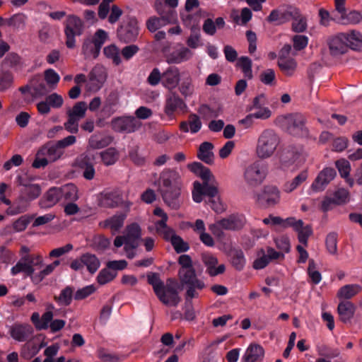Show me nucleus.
<instances>
[{"mask_svg":"<svg viewBox=\"0 0 362 362\" xmlns=\"http://www.w3.org/2000/svg\"><path fill=\"white\" fill-rule=\"evenodd\" d=\"M110 269H103L97 276L98 283L100 285L106 284L112 281L117 276V273L111 272Z\"/></svg>","mask_w":362,"mask_h":362,"instance_id":"59","label":"nucleus"},{"mask_svg":"<svg viewBox=\"0 0 362 362\" xmlns=\"http://www.w3.org/2000/svg\"><path fill=\"white\" fill-rule=\"evenodd\" d=\"M170 243L177 253L186 252L189 248L188 244L177 235L173 238Z\"/></svg>","mask_w":362,"mask_h":362,"instance_id":"64","label":"nucleus"},{"mask_svg":"<svg viewBox=\"0 0 362 362\" xmlns=\"http://www.w3.org/2000/svg\"><path fill=\"white\" fill-rule=\"evenodd\" d=\"M73 296V289L70 286H66L64 288L59 296L56 297L55 299L61 305H69L71 304Z\"/></svg>","mask_w":362,"mask_h":362,"instance_id":"56","label":"nucleus"},{"mask_svg":"<svg viewBox=\"0 0 362 362\" xmlns=\"http://www.w3.org/2000/svg\"><path fill=\"white\" fill-rule=\"evenodd\" d=\"M356 307L351 301H341L339 303L337 310L340 320L348 322L354 317Z\"/></svg>","mask_w":362,"mask_h":362,"instance_id":"33","label":"nucleus"},{"mask_svg":"<svg viewBox=\"0 0 362 362\" xmlns=\"http://www.w3.org/2000/svg\"><path fill=\"white\" fill-rule=\"evenodd\" d=\"M280 144L278 134L272 129H265L258 135L255 154L261 160L269 159L276 154Z\"/></svg>","mask_w":362,"mask_h":362,"instance_id":"4","label":"nucleus"},{"mask_svg":"<svg viewBox=\"0 0 362 362\" xmlns=\"http://www.w3.org/2000/svg\"><path fill=\"white\" fill-rule=\"evenodd\" d=\"M181 78L180 69L170 66L163 71L162 86L168 90H173L178 87Z\"/></svg>","mask_w":362,"mask_h":362,"instance_id":"18","label":"nucleus"},{"mask_svg":"<svg viewBox=\"0 0 362 362\" xmlns=\"http://www.w3.org/2000/svg\"><path fill=\"white\" fill-rule=\"evenodd\" d=\"M108 40V33L98 29L90 37H86L82 45L81 53L86 59H95L100 53L103 45Z\"/></svg>","mask_w":362,"mask_h":362,"instance_id":"5","label":"nucleus"},{"mask_svg":"<svg viewBox=\"0 0 362 362\" xmlns=\"http://www.w3.org/2000/svg\"><path fill=\"white\" fill-rule=\"evenodd\" d=\"M278 66L286 76H291L296 69L297 63L293 59L279 58Z\"/></svg>","mask_w":362,"mask_h":362,"instance_id":"48","label":"nucleus"},{"mask_svg":"<svg viewBox=\"0 0 362 362\" xmlns=\"http://www.w3.org/2000/svg\"><path fill=\"white\" fill-rule=\"evenodd\" d=\"M62 199L59 187H52L49 188L39 201L41 209H47L55 206Z\"/></svg>","mask_w":362,"mask_h":362,"instance_id":"23","label":"nucleus"},{"mask_svg":"<svg viewBox=\"0 0 362 362\" xmlns=\"http://www.w3.org/2000/svg\"><path fill=\"white\" fill-rule=\"evenodd\" d=\"M97 356L102 362H122L125 356L112 353L100 348L97 351Z\"/></svg>","mask_w":362,"mask_h":362,"instance_id":"47","label":"nucleus"},{"mask_svg":"<svg viewBox=\"0 0 362 362\" xmlns=\"http://www.w3.org/2000/svg\"><path fill=\"white\" fill-rule=\"evenodd\" d=\"M30 218L29 216L24 215L18 218L12 224L13 232L19 233L25 230L30 223Z\"/></svg>","mask_w":362,"mask_h":362,"instance_id":"63","label":"nucleus"},{"mask_svg":"<svg viewBox=\"0 0 362 362\" xmlns=\"http://www.w3.org/2000/svg\"><path fill=\"white\" fill-rule=\"evenodd\" d=\"M274 243L277 249L284 255L290 252L291 243L288 237L284 235L277 237L274 239Z\"/></svg>","mask_w":362,"mask_h":362,"instance_id":"60","label":"nucleus"},{"mask_svg":"<svg viewBox=\"0 0 362 362\" xmlns=\"http://www.w3.org/2000/svg\"><path fill=\"white\" fill-rule=\"evenodd\" d=\"M61 197L64 200L71 202H76L79 199L78 189L72 183H69L59 187Z\"/></svg>","mask_w":362,"mask_h":362,"instance_id":"40","label":"nucleus"},{"mask_svg":"<svg viewBox=\"0 0 362 362\" xmlns=\"http://www.w3.org/2000/svg\"><path fill=\"white\" fill-rule=\"evenodd\" d=\"M156 8L157 12L160 16V18L151 17L146 21V27L151 33L157 31L158 29L166 25L167 24L174 23L176 20L175 12L171 10L165 12L162 9L160 1H156Z\"/></svg>","mask_w":362,"mask_h":362,"instance_id":"9","label":"nucleus"},{"mask_svg":"<svg viewBox=\"0 0 362 362\" xmlns=\"http://www.w3.org/2000/svg\"><path fill=\"white\" fill-rule=\"evenodd\" d=\"M111 126L116 132L130 134L139 129L141 123L134 116L124 115L112 119Z\"/></svg>","mask_w":362,"mask_h":362,"instance_id":"11","label":"nucleus"},{"mask_svg":"<svg viewBox=\"0 0 362 362\" xmlns=\"http://www.w3.org/2000/svg\"><path fill=\"white\" fill-rule=\"evenodd\" d=\"M27 17L23 13H16L13 15L8 20V25L15 29H23L25 27Z\"/></svg>","mask_w":362,"mask_h":362,"instance_id":"53","label":"nucleus"},{"mask_svg":"<svg viewBox=\"0 0 362 362\" xmlns=\"http://www.w3.org/2000/svg\"><path fill=\"white\" fill-rule=\"evenodd\" d=\"M202 260L206 267V272L210 276H216L222 274L226 271L223 264H218V259L211 253H204L202 255Z\"/></svg>","mask_w":362,"mask_h":362,"instance_id":"20","label":"nucleus"},{"mask_svg":"<svg viewBox=\"0 0 362 362\" xmlns=\"http://www.w3.org/2000/svg\"><path fill=\"white\" fill-rule=\"evenodd\" d=\"M194 55L193 52L182 45L177 46L165 55L166 62L169 64H180L189 61Z\"/></svg>","mask_w":362,"mask_h":362,"instance_id":"17","label":"nucleus"},{"mask_svg":"<svg viewBox=\"0 0 362 362\" xmlns=\"http://www.w3.org/2000/svg\"><path fill=\"white\" fill-rule=\"evenodd\" d=\"M337 238L338 234L336 232H331L326 237V248L330 255L337 254Z\"/></svg>","mask_w":362,"mask_h":362,"instance_id":"55","label":"nucleus"},{"mask_svg":"<svg viewBox=\"0 0 362 362\" xmlns=\"http://www.w3.org/2000/svg\"><path fill=\"white\" fill-rule=\"evenodd\" d=\"M344 38L343 33H339L330 37L328 45L330 54L332 56L337 57L347 52L348 49Z\"/></svg>","mask_w":362,"mask_h":362,"instance_id":"24","label":"nucleus"},{"mask_svg":"<svg viewBox=\"0 0 362 362\" xmlns=\"http://www.w3.org/2000/svg\"><path fill=\"white\" fill-rule=\"evenodd\" d=\"M361 289L359 284H346L339 289L337 296L339 299L348 300L357 295Z\"/></svg>","mask_w":362,"mask_h":362,"instance_id":"39","label":"nucleus"},{"mask_svg":"<svg viewBox=\"0 0 362 362\" xmlns=\"http://www.w3.org/2000/svg\"><path fill=\"white\" fill-rule=\"evenodd\" d=\"M27 202L24 197L19 199L13 206L6 209V214L9 216H14L25 212L28 206Z\"/></svg>","mask_w":362,"mask_h":362,"instance_id":"52","label":"nucleus"},{"mask_svg":"<svg viewBox=\"0 0 362 362\" xmlns=\"http://www.w3.org/2000/svg\"><path fill=\"white\" fill-rule=\"evenodd\" d=\"M245 223L246 219L243 214H233L209 225V228L214 235L221 237L222 230H238L243 228Z\"/></svg>","mask_w":362,"mask_h":362,"instance_id":"6","label":"nucleus"},{"mask_svg":"<svg viewBox=\"0 0 362 362\" xmlns=\"http://www.w3.org/2000/svg\"><path fill=\"white\" fill-rule=\"evenodd\" d=\"M308 273L313 284H318L321 281V274L317 270L316 264L313 259L309 260Z\"/></svg>","mask_w":362,"mask_h":362,"instance_id":"62","label":"nucleus"},{"mask_svg":"<svg viewBox=\"0 0 362 362\" xmlns=\"http://www.w3.org/2000/svg\"><path fill=\"white\" fill-rule=\"evenodd\" d=\"M308 178V172L303 170L296 175L293 180L286 182L284 185L283 189L287 193H290L295 190L298 186L304 182Z\"/></svg>","mask_w":362,"mask_h":362,"instance_id":"46","label":"nucleus"},{"mask_svg":"<svg viewBox=\"0 0 362 362\" xmlns=\"http://www.w3.org/2000/svg\"><path fill=\"white\" fill-rule=\"evenodd\" d=\"M202 123L198 115L191 114L187 121H182L180 124V129L184 133L190 132L194 134L197 133L202 128Z\"/></svg>","mask_w":362,"mask_h":362,"instance_id":"32","label":"nucleus"},{"mask_svg":"<svg viewBox=\"0 0 362 362\" xmlns=\"http://www.w3.org/2000/svg\"><path fill=\"white\" fill-rule=\"evenodd\" d=\"M107 79V73L102 66H95L90 72L86 81L88 91L95 93L101 89Z\"/></svg>","mask_w":362,"mask_h":362,"instance_id":"14","label":"nucleus"},{"mask_svg":"<svg viewBox=\"0 0 362 362\" xmlns=\"http://www.w3.org/2000/svg\"><path fill=\"white\" fill-rule=\"evenodd\" d=\"M86 110V103L83 101L78 102L74 105L72 109L67 111V115L68 117L75 118L80 120L85 117Z\"/></svg>","mask_w":362,"mask_h":362,"instance_id":"50","label":"nucleus"},{"mask_svg":"<svg viewBox=\"0 0 362 362\" xmlns=\"http://www.w3.org/2000/svg\"><path fill=\"white\" fill-rule=\"evenodd\" d=\"M64 151L56 144H47L42 146L36 153L35 159L32 165L35 168L45 167L48 163L59 159Z\"/></svg>","mask_w":362,"mask_h":362,"instance_id":"7","label":"nucleus"},{"mask_svg":"<svg viewBox=\"0 0 362 362\" xmlns=\"http://www.w3.org/2000/svg\"><path fill=\"white\" fill-rule=\"evenodd\" d=\"M285 122L288 132L296 136H306L308 130L305 127V119L301 114H293L286 117Z\"/></svg>","mask_w":362,"mask_h":362,"instance_id":"15","label":"nucleus"},{"mask_svg":"<svg viewBox=\"0 0 362 362\" xmlns=\"http://www.w3.org/2000/svg\"><path fill=\"white\" fill-rule=\"evenodd\" d=\"M141 228L136 223L128 225L126 233L124 235H118L114 240V246L119 248L124 245V250L128 259H133L136 255V249L141 240Z\"/></svg>","mask_w":362,"mask_h":362,"instance_id":"3","label":"nucleus"},{"mask_svg":"<svg viewBox=\"0 0 362 362\" xmlns=\"http://www.w3.org/2000/svg\"><path fill=\"white\" fill-rule=\"evenodd\" d=\"M120 95L117 90L111 91L107 96L101 113L105 117H109L113 115L119 105Z\"/></svg>","mask_w":362,"mask_h":362,"instance_id":"25","label":"nucleus"},{"mask_svg":"<svg viewBox=\"0 0 362 362\" xmlns=\"http://www.w3.org/2000/svg\"><path fill=\"white\" fill-rule=\"evenodd\" d=\"M103 54L105 56L112 60L115 65H119L122 62L120 52L117 47L115 45H110L104 47Z\"/></svg>","mask_w":362,"mask_h":362,"instance_id":"51","label":"nucleus"},{"mask_svg":"<svg viewBox=\"0 0 362 362\" xmlns=\"http://www.w3.org/2000/svg\"><path fill=\"white\" fill-rule=\"evenodd\" d=\"M100 156L104 165L108 166L114 165L117 162L119 153L116 148L110 147L101 151Z\"/></svg>","mask_w":362,"mask_h":362,"instance_id":"49","label":"nucleus"},{"mask_svg":"<svg viewBox=\"0 0 362 362\" xmlns=\"http://www.w3.org/2000/svg\"><path fill=\"white\" fill-rule=\"evenodd\" d=\"M126 217V214H116L112 217L103 221H100L99 226L103 228H110L112 231V233H115L123 226Z\"/></svg>","mask_w":362,"mask_h":362,"instance_id":"31","label":"nucleus"},{"mask_svg":"<svg viewBox=\"0 0 362 362\" xmlns=\"http://www.w3.org/2000/svg\"><path fill=\"white\" fill-rule=\"evenodd\" d=\"M337 173L333 168H325L322 170L314 182L311 188L314 192L323 191L327 185L335 177Z\"/></svg>","mask_w":362,"mask_h":362,"instance_id":"19","label":"nucleus"},{"mask_svg":"<svg viewBox=\"0 0 362 362\" xmlns=\"http://www.w3.org/2000/svg\"><path fill=\"white\" fill-rule=\"evenodd\" d=\"M147 279L148 284L153 286L156 295L164 289L165 286L160 280L159 275L157 273H149L147 275Z\"/></svg>","mask_w":362,"mask_h":362,"instance_id":"57","label":"nucleus"},{"mask_svg":"<svg viewBox=\"0 0 362 362\" xmlns=\"http://www.w3.org/2000/svg\"><path fill=\"white\" fill-rule=\"evenodd\" d=\"M88 160V155L82 153L76 158L74 165L83 170V177L87 180H91L95 177V170L93 164Z\"/></svg>","mask_w":362,"mask_h":362,"instance_id":"27","label":"nucleus"},{"mask_svg":"<svg viewBox=\"0 0 362 362\" xmlns=\"http://www.w3.org/2000/svg\"><path fill=\"white\" fill-rule=\"evenodd\" d=\"M45 80L51 89L54 90L60 80L59 75L52 69L45 71Z\"/></svg>","mask_w":362,"mask_h":362,"instance_id":"58","label":"nucleus"},{"mask_svg":"<svg viewBox=\"0 0 362 362\" xmlns=\"http://www.w3.org/2000/svg\"><path fill=\"white\" fill-rule=\"evenodd\" d=\"M300 17L299 10L295 7L283 5L276 9L272 11L267 18L269 22H277L278 24H282L288 22L292 18Z\"/></svg>","mask_w":362,"mask_h":362,"instance_id":"13","label":"nucleus"},{"mask_svg":"<svg viewBox=\"0 0 362 362\" xmlns=\"http://www.w3.org/2000/svg\"><path fill=\"white\" fill-rule=\"evenodd\" d=\"M159 183V191L164 202L173 209H179L183 187L180 173L174 169H165L160 174Z\"/></svg>","mask_w":362,"mask_h":362,"instance_id":"1","label":"nucleus"},{"mask_svg":"<svg viewBox=\"0 0 362 362\" xmlns=\"http://www.w3.org/2000/svg\"><path fill=\"white\" fill-rule=\"evenodd\" d=\"M9 332L16 341H24L33 334V329L27 324L14 325L10 328Z\"/></svg>","mask_w":362,"mask_h":362,"instance_id":"30","label":"nucleus"},{"mask_svg":"<svg viewBox=\"0 0 362 362\" xmlns=\"http://www.w3.org/2000/svg\"><path fill=\"white\" fill-rule=\"evenodd\" d=\"M25 259L28 260V264L33 269V274L36 269H40L43 264V259L39 255H25Z\"/></svg>","mask_w":362,"mask_h":362,"instance_id":"61","label":"nucleus"},{"mask_svg":"<svg viewBox=\"0 0 362 362\" xmlns=\"http://www.w3.org/2000/svg\"><path fill=\"white\" fill-rule=\"evenodd\" d=\"M267 175L266 166L259 160L248 164L243 173L244 180L250 187H257L265 180Z\"/></svg>","mask_w":362,"mask_h":362,"instance_id":"8","label":"nucleus"},{"mask_svg":"<svg viewBox=\"0 0 362 362\" xmlns=\"http://www.w3.org/2000/svg\"><path fill=\"white\" fill-rule=\"evenodd\" d=\"M229 256L230 263L236 270L241 271L244 269L246 264V259L242 250L233 249L230 250Z\"/></svg>","mask_w":362,"mask_h":362,"instance_id":"42","label":"nucleus"},{"mask_svg":"<svg viewBox=\"0 0 362 362\" xmlns=\"http://www.w3.org/2000/svg\"><path fill=\"white\" fill-rule=\"evenodd\" d=\"M112 138L100 133L94 134L88 139V147L91 149H100L110 145Z\"/></svg>","mask_w":362,"mask_h":362,"instance_id":"36","label":"nucleus"},{"mask_svg":"<svg viewBox=\"0 0 362 362\" xmlns=\"http://www.w3.org/2000/svg\"><path fill=\"white\" fill-rule=\"evenodd\" d=\"M188 168L203 180V183L194 182L192 199L196 203L203 200V196L214 197L218 194V184L210 170L202 163L194 162L187 165Z\"/></svg>","mask_w":362,"mask_h":362,"instance_id":"2","label":"nucleus"},{"mask_svg":"<svg viewBox=\"0 0 362 362\" xmlns=\"http://www.w3.org/2000/svg\"><path fill=\"white\" fill-rule=\"evenodd\" d=\"M21 272L30 276L32 280L33 276L35 274H33V269L28 264V260L25 259V255H23L16 263V264L13 266L11 269V273L13 276H15Z\"/></svg>","mask_w":362,"mask_h":362,"instance_id":"44","label":"nucleus"},{"mask_svg":"<svg viewBox=\"0 0 362 362\" xmlns=\"http://www.w3.org/2000/svg\"><path fill=\"white\" fill-rule=\"evenodd\" d=\"M32 86H33V97L37 98L46 95L49 92L53 90L51 88L47 85V83H45L40 76L34 77L31 80Z\"/></svg>","mask_w":362,"mask_h":362,"instance_id":"37","label":"nucleus"},{"mask_svg":"<svg viewBox=\"0 0 362 362\" xmlns=\"http://www.w3.org/2000/svg\"><path fill=\"white\" fill-rule=\"evenodd\" d=\"M347 49L362 52V33L356 30L343 33Z\"/></svg>","mask_w":362,"mask_h":362,"instance_id":"29","label":"nucleus"},{"mask_svg":"<svg viewBox=\"0 0 362 362\" xmlns=\"http://www.w3.org/2000/svg\"><path fill=\"white\" fill-rule=\"evenodd\" d=\"M179 277L182 284L194 285L197 286V289H202L204 288L205 284L204 281L197 278L194 269H180L179 270Z\"/></svg>","mask_w":362,"mask_h":362,"instance_id":"26","label":"nucleus"},{"mask_svg":"<svg viewBox=\"0 0 362 362\" xmlns=\"http://www.w3.org/2000/svg\"><path fill=\"white\" fill-rule=\"evenodd\" d=\"M182 23L185 26L189 28L191 31L199 30V25L202 18L201 12L190 14L189 12L181 14Z\"/></svg>","mask_w":362,"mask_h":362,"instance_id":"41","label":"nucleus"},{"mask_svg":"<svg viewBox=\"0 0 362 362\" xmlns=\"http://www.w3.org/2000/svg\"><path fill=\"white\" fill-rule=\"evenodd\" d=\"M19 184L24 187L22 189V194L28 202L37 199L41 194L42 189L38 184L27 185L22 181H20Z\"/></svg>","mask_w":362,"mask_h":362,"instance_id":"38","label":"nucleus"},{"mask_svg":"<svg viewBox=\"0 0 362 362\" xmlns=\"http://www.w3.org/2000/svg\"><path fill=\"white\" fill-rule=\"evenodd\" d=\"M83 267H86L87 270L90 274L95 273L100 266L99 259L93 254L85 253L81 255Z\"/></svg>","mask_w":362,"mask_h":362,"instance_id":"45","label":"nucleus"},{"mask_svg":"<svg viewBox=\"0 0 362 362\" xmlns=\"http://www.w3.org/2000/svg\"><path fill=\"white\" fill-rule=\"evenodd\" d=\"M264 349L258 344L250 345L245 351L242 362H257L264 356Z\"/></svg>","mask_w":362,"mask_h":362,"instance_id":"35","label":"nucleus"},{"mask_svg":"<svg viewBox=\"0 0 362 362\" xmlns=\"http://www.w3.org/2000/svg\"><path fill=\"white\" fill-rule=\"evenodd\" d=\"M187 107L185 101L177 94L173 93L166 98L164 112L168 117L173 119L177 110H185Z\"/></svg>","mask_w":362,"mask_h":362,"instance_id":"21","label":"nucleus"},{"mask_svg":"<svg viewBox=\"0 0 362 362\" xmlns=\"http://www.w3.org/2000/svg\"><path fill=\"white\" fill-rule=\"evenodd\" d=\"M214 147L211 142L204 141L202 143L199 148L197 157L206 164H212L214 160Z\"/></svg>","mask_w":362,"mask_h":362,"instance_id":"34","label":"nucleus"},{"mask_svg":"<svg viewBox=\"0 0 362 362\" xmlns=\"http://www.w3.org/2000/svg\"><path fill=\"white\" fill-rule=\"evenodd\" d=\"M180 93L184 97L191 96L194 93V86L192 84V78L188 73L182 74V78L178 86Z\"/></svg>","mask_w":362,"mask_h":362,"instance_id":"43","label":"nucleus"},{"mask_svg":"<svg viewBox=\"0 0 362 362\" xmlns=\"http://www.w3.org/2000/svg\"><path fill=\"white\" fill-rule=\"evenodd\" d=\"M156 296L164 305L170 307H177L181 301L177 290L170 286H165Z\"/></svg>","mask_w":362,"mask_h":362,"instance_id":"22","label":"nucleus"},{"mask_svg":"<svg viewBox=\"0 0 362 362\" xmlns=\"http://www.w3.org/2000/svg\"><path fill=\"white\" fill-rule=\"evenodd\" d=\"M83 23L80 18L75 15H70L67 17L65 25L66 45L68 48L73 49L76 46V35L79 36L83 33Z\"/></svg>","mask_w":362,"mask_h":362,"instance_id":"10","label":"nucleus"},{"mask_svg":"<svg viewBox=\"0 0 362 362\" xmlns=\"http://www.w3.org/2000/svg\"><path fill=\"white\" fill-rule=\"evenodd\" d=\"M298 156L293 150L284 149L278 155L276 163L280 169L285 170L295 163Z\"/></svg>","mask_w":362,"mask_h":362,"instance_id":"28","label":"nucleus"},{"mask_svg":"<svg viewBox=\"0 0 362 362\" xmlns=\"http://www.w3.org/2000/svg\"><path fill=\"white\" fill-rule=\"evenodd\" d=\"M288 227H291L293 230L298 234V241L304 246L308 245L309 237L313 234V229L310 225H304L301 219H296L294 217H288L287 221Z\"/></svg>","mask_w":362,"mask_h":362,"instance_id":"16","label":"nucleus"},{"mask_svg":"<svg viewBox=\"0 0 362 362\" xmlns=\"http://www.w3.org/2000/svg\"><path fill=\"white\" fill-rule=\"evenodd\" d=\"M280 197V191L276 186L267 185L255 196V200L261 206L267 208L279 204Z\"/></svg>","mask_w":362,"mask_h":362,"instance_id":"12","label":"nucleus"},{"mask_svg":"<svg viewBox=\"0 0 362 362\" xmlns=\"http://www.w3.org/2000/svg\"><path fill=\"white\" fill-rule=\"evenodd\" d=\"M238 66L241 69L244 76L248 79L252 78V61L247 57H241L238 62Z\"/></svg>","mask_w":362,"mask_h":362,"instance_id":"54","label":"nucleus"}]
</instances>
